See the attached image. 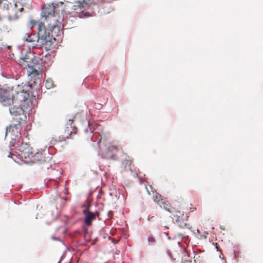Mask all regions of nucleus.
Returning <instances> with one entry per match:
<instances>
[{"instance_id": "obj_1", "label": "nucleus", "mask_w": 263, "mask_h": 263, "mask_svg": "<svg viewBox=\"0 0 263 263\" xmlns=\"http://www.w3.org/2000/svg\"><path fill=\"white\" fill-rule=\"evenodd\" d=\"M55 34L51 33L45 26L44 23H40L38 25L37 35L34 33H26L23 40L31 44L34 47L39 46L40 48L44 47L46 50H50L54 42Z\"/></svg>"}, {"instance_id": "obj_2", "label": "nucleus", "mask_w": 263, "mask_h": 263, "mask_svg": "<svg viewBox=\"0 0 263 263\" xmlns=\"http://www.w3.org/2000/svg\"><path fill=\"white\" fill-rule=\"evenodd\" d=\"M18 64L24 69H27V74L34 80L39 79L42 71V59L35 56L29 52L23 55L18 60Z\"/></svg>"}, {"instance_id": "obj_3", "label": "nucleus", "mask_w": 263, "mask_h": 263, "mask_svg": "<svg viewBox=\"0 0 263 263\" xmlns=\"http://www.w3.org/2000/svg\"><path fill=\"white\" fill-rule=\"evenodd\" d=\"M55 7L48 5L42 8V15L45 18L47 29L51 33L58 36L60 31L61 25L58 17L55 15Z\"/></svg>"}, {"instance_id": "obj_4", "label": "nucleus", "mask_w": 263, "mask_h": 263, "mask_svg": "<svg viewBox=\"0 0 263 263\" xmlns=\"http://www.w3.org/2000/svg\"><path fill=\"white\" fill-rule=\"evenodd\" d=\"M21 118H18L17 123L12 124L6 128V136L9 137L12 141L10 142L13 146L19 145V138L21 137L20 129L21 128Z\"/></svg>"}, {"instance_id": "obj_5", "label": "nucleus", "mask_w": 263, "mask_h": 263, "mask_svg": "<svg viewBox=\"0 0 263 263\" xmlns=\"http://www.w3.org/2000/svg\"><path fill=\"white\" fill-rule=\"evenodd\" d=\"M28 86L25 85H18L13 90V97L14 99V103H22L27 100L29 97V93L28 90L27 89Z\"/></svg>"}, {"instance_id": "obj_6", "label": "nucleus", "mask_w": 263, "mask_h": 263, "mask_svg": "<svg viewBox=\"0 0 263 263\" xmlns=\"http://www.w3.org/2000/svg\"><path fill=\"white\" fill-rule=\"evenodd\" d=\"M0 102L4 106H11L14 103L13 89H1L0 91Z\"/></svg>"}, {"instance_id": "obj_7", "label": "nucleus", "mask_w": 263, "mask_h": 263, "mask_svg": "<svg viewBox=\"0 0 263 263\" xmlns=\"http://www.w3.org/2000/svg\"><path fill=\"white\" fill-rule=\"evenodd\" d=\"M84 209L83 210V213L85 216L84 222L86 226H90L92 224V221L96 219L97 217L99 216V212H95L94 213L90 211L91 204L87 202L86 205L83 206Z\"/></svg>"}, {"instance_id": "obj_8", "label": "nucleus", "mask_w": 263, "mask_h": 263, "mask_svg": "<svg viewBox=\"0 0 263 263\" xmlns=\"http://www.w3.org/2000/svg\"><path fill=\"white\" fill-rule=\"evenodd\" d=\"M18 150L21 153L20 155L21 157L24 158L25 159H28V160L34 152V150L33 148L30 147V145L27 143H22L19 147Z\"/></svg>"}, {"instance_id": "obj_9", "label": "nucleus", "mask_w": 263, "mask_h": 263, "mask_svg": "<svg viewBox=\"0 0 263 263\" xmlns=\"http://www.w3.org/2000/svg\"><path fill=\"white\" fill-rule=\"evenodd\" d=\"M73 120L69 119L66 124V127L63 135V140H66L67 139L71 138L72 134H76L77 133V128L73 125Z\"/></svg>"}, {"instance_id": "obj_10", "label": "nucleus", "mask_w": 263, "mask_h": 263, "mask_svg": "<svg viewBox=\"0 0 263 263\" xmlns=\"http://www.w3.org/2000/svg\"><path fill=\"white\" fill-rule=\"evenodd\" d=\"M92 4H87L85 0H83V2L81 1H76L71 6V9L73 12L77 14H81L83 12L84 10L88 8L90 5Z\"/></svg>"}, {"instance_id": "obj_11", "label": "nucleus", "mask_w": 263, "mask_h": 263, "mask_svg": "<svg viewBox=\"0 0 263 263\" xmlns=\"http://www.w3.org/2000/svg\"><path fill=\"white\" fill-rule=\"evenodd\" d=\"M118 145H110L106 148L102 153V157L106 159L114 158L116 156V152L117 151Z\"/></svg>"}, {"instance_id": "obj_12", "label": "nucleus", "mask_w": 263, "mask_h": 263, "mask_svg": "<svg viewBox=\"0 0 263 263\" xmlns=\"http://www.w3.org/2000/svg\"><path fill=\"white\" fill-rule=\"evenodd\" d=\"M12 105L9 107V111L12 116L17 117L24 115L25 111L22 107V103L16 102Z\"/></svg>"}, {"instance_id": "obj_13", "label": "nucleus", "mask_w": 263, "mask_h": 263, "mask_svg": "<svg viewBox=\"0 0 263 263\" xmlns=\"http://www.w3.org/2000/svg\"><path fill=\"white\" fill-rule=\"evenodd\" d=\"M28 161L33 163L42 164L46 161V158L41 152L34 151Z\"/></svg>"}, {"instance_id": "obj_14", "label": "nucleus", "mask_w": 263, "mask_h": 263, "mask_svg": "<svg viewBox=\"0 0 263 263\" xmlns=\"http://www.w3.org/2000/svg\"><path fill=\"white\" fill-rule=\"evenodd\" d=\"M121 167L126 171L133 172L134 167L133 159L129 156H126L122 162Z\"/></svg>"}, {"instance_id": "obj_15", "label": "nucleus", "mask_w": 263, "mask_h": 263, "mask_svg": "<svg viewBox=\"0 0 263 263\" xmlns=\"http://www.w3.org/2000/svg\"><path fill=\"white\" fill-rule=\"evenodd\" d=\"M150 189L151 190V192L152 194L151 193L150 191L146 188L147 193L149 195H152V198L154 202H156L158 204V202H161V200L163 199L161 198V195L159 193H157L155 190H153V188L151 186H150Z\"/></svg>"}, {"instance_id": "obj_16", "label": "nucleus", "mask_w": 263, "mask_h": 263, "mask_svg": "<svg viewBox=\"0 0 263 263\" xmlns=\"http://www.w3.org/2000/svg\"><path fill=\"white\" fill-rule=\"evenodd\" d=\"M102 12L104 14L109 13L113 10L112 4L110 3H103L101 6Z\"/></svg>"}, {"instance_id": "obj_17", "label": "nucleus", "mask_w": 263, "mask_h": 263, "mask_svg": "<svg viewBox=\"0 0 263 263\" xmlns=\"http://www.w3.org/2000/svg\"><path fill=\"white\" fill-rule=\"evenodd\" d=\"M158 205L161 208L165 209L166 211L170 213H172L171 210V204L164 199L161 200V202H158Z\"/></svg>"}, {"instance_id": "obj_18", "label": "nucleus", "mask_w": 263, "mask_h": 263, "mask_svg": "<svg viewBox=\"0 0 263 263\" xmlns=\"http://www.w3.org/2000/svg\"><path fill=\"white\" fill-rule=\"evenodd\" d=\"M177 222L180 228H188L189 227V224L181 221L179 218L177 220Z\"/></svg>"}, {"instance_id": "obj_19", "label": "nucleus", "mask_w": 263, "mask_h": 263, "mask_svg": "<svg viewBox=\"0 0 263 263\" xmlns=\"http://www.w3.org/2000/svg\"><path fill=\"white\" fill-rule=\"evenodd\" d=\"M45 86L48 89H50V88L53 87V82L50 80H47L45 83Z\"/></svg>"}, {"instance_id": "obj_20", "label": "nucleus", "mask_w": 263, "mask_h": 263, "mask_svg": "<svg viewBox=\"0 0 263 263\" xmlns=\"http://www.w3.org/2000/svg\"><path fill=\"white\" fill-rule=\"evenodd\" d=\"M30 23L32 26H36L37 25L38 26L39 24L40 23H43L42 22H38L37 21L35 20H31L30 22Z\"/></svg>"}, {"instance_id": "obj_21", "label": "nucleus", "mask_w": 263, "mask_h": 263, "mask_svg": "<svg viewBox=\"0 0 263 263\" xmlns=\"http://www.w3.org/2000/svg\"><path fill=\"white\" fill-rule=\"evenodd\" d=\"M147 240L149 242H155L156 241L155 238L152 236H149L147 238Z\"/></svg>"}, {"instance_id": "obj_22", "label": "nucleus", "mask_w": 263, "mask_h": 263, "mask_svg": "<svg viewBox=\"0 0 263 263\" xmlns=\"http://www.w3.org/2000/svg\"><path fill=\"white\" fill-rule=\"evenodd\" d=\"M99 0H85V2L87 3V4H96L98 3Z\"/></svg>"}, {"instance_id": "obj_23", "label": "nucleus", "mask_w": 263, "mask_h": 263, "mask_svg": "<svg viewBox=\"0 0 263 263\" xmlns=\"http://www.w3.org/2000/svg\"><path fill=\"white\" fill-rule=\"evenodd\" d=\"M153 219H154V216H152L151 218L148 217V220H149V221L153 220Z\"/></svg>"}, {"instance_id": "obj_24", "label": "nucleus", "mask_w": 263, "mask_h": 263, "mask_svg": "<svg viewBox=\"0 0 263 263\" xmlns=\"http://www.w3.org/2000/svg\"><path fill=\"white\" fill-rule=\"evenodd\" d=\"M12 155H13V154H11V153H9V155H8V156H8V157H11V158H13V157L12 156Z\"/></svg>"}, {"instance_id": "obj_25", "label": "nucleus", "mask_w": 263, "mask_h": 263, "mask_svg": "<svg viewBox=\"0 0 263 263\" xmlns=\"http://www.w3.org/2000/svg\"><path fill=\"white\" fill-rule=\"evenodd\" d=\"M52 238H53V239L58 240V239L55 238H54V237H53Z\"/></svg>"}]
</instances>
